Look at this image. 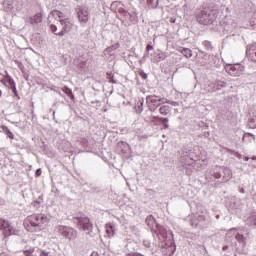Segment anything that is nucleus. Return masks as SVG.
<instances>
[{
	"instance_id": "obj_27",
	"label": "nucleus",
	"mask_w": 256,
	"mask_h": 256,
	"mask_svg": "<svg viewBox=\"0 0 256 256\" xmlns=\"http://www.w3.org/2000/svg\"><path fill=\"white\" fill-rule=\"evenodd\" d=\"M138 75H140L142 79H147V73H145L143 70H139Z\"/></svg>"
},
{
	"instance_id": "obj_35",
	"label": "nucleus",
	"mask_w": 256,
	"mask_h": 256,
	"mask_svg": "<svg viewBox=\"0 0 256 256\" xmlns=\"http://www.w3.org/2000/svg\"><path fill=\"white\" fill-rule=\"evenodd\" d=\"M3 95V92L0 90V97Z\"/></svg>"
},
{
	"instance_id": "obj_29",
	"label": "nucleus",
	"mask_w": 256,
	"mask_h": 256,
	"mask_svg": "<svg viewBox=\"0 0 256 256\" xmlns=\"http://www.w3.org/2000/svg\"><path fill=\"white\" fill-rule=\"evenodd\" d=\"M213 177H214L215 179H221V173L215 172V173L213 174Z\"/></svg>"
},
{
	"instance_id": "obj_4",
	"label": "nucleus",
	"mask_w": 256,
	"mask_h": 256,
	"mask_svg": "<svg viewBox=\"0 0 256 256\" xmlns=\"http://www.w3.org/2000/svg\"><path fill=\"white\" fill-rule=\"evenodd\" d=\"M74 220L76 221V225L80 231H84V233H87V235H90V237L93 236L91 234L93 233V223L89 217H74Z\"/></svg>"
},
{
	"instance_id": "obj_30",
	"label": "nucleus",
	"mask_w": 256,
	"mask_h": 256,
	"mask_svg": "<svg viewBox=\"0 0 256 256\" xmlns=\"http://www.w3.org/2000/svg\"><path fill=\"white\" fill-rule=\"evenodd\" d=\"M177 21V18L175 16L169 17V23H175Z\"/></svg>"
},
{
	"instance_id": "obj_6",
	"label": "nucleus",
	"mask_w": 256,
	"mask_h": 256,
	"mask_svg": "<svg viewBox=\"0 0 256 256\" xmlns=\"http://www.w3.org/2000/svg\"><path fill=\"white\" fill-rule=\"evenodd\" d=\"M58 231L63 237H65V239H69V241L77 239V235H79V232L76 229L68 226H59Z\"/></svg>"
},
{
	"instance_id": "obj_26",
	"label": "nucleus",
	"mask_w": 256,
	"mask_h": 256,
	"mask_svg": "<svg viewBox=\"0 0 256 256\" xmlns=\"http://www.w3.org/2000/svg\"><path fill=\"white\" fill-rule=\"evenodd\" d=\"M204 47H206V49H213V47L211 46V42L210 41H204L203 42Z\"/></svg>"
},
{
	"instance_id": "obj_8",
	"label": "nucleus",
	"mask_w": 256,
	"mask_h": 256,
	"mask_svg": "<svg viewBox=\"0 0 256 256\" xmlns=\"http://www.w3.org/2000/svg\"><path fill=\"white\" fill-rule=\"evenodd\" d=\"M77 17L79 23H87L89 21V11L83 7L77 8Z\"/></svg>"
},
{
	"instance_id": "obj_23",
	"label": "nucleus",
	"mask_w": 256,
	"mask_h": 256,
	"mask_svg": "<svg viewBox=\"0 0 256 256\" xmlns=\"http://www.w3.org/2000/svg\"><path fill=\"white\" fill-rule=\"evenodd\" d=\"M106 75L109 83H117V81H115V76L113 75V73L107 72Z\"/></svg>"
},
{
	"instance_id": "obj_17",
	"label": "nucleus",
	"mask_w": 256,
	"mask_h": 256,
	"mask_svg": "<svg viewBox=\"0 0 256 256\" xmlns=\"http://www.w3.org/2000/svg\"><path fill=\"white\" fill-rule=\"evenodd\" d=\"M180 53H182V55H184V57H186V59L193 57V51H191V49H189V48H182L180 50Z\"/></svg>"
},
{
	"instance_id": "obj_32",
	"label": "nucleus",
	"mask_w": 256,
	"mask_h": 256,
	"mask_svg": "<svg viewBox=\"0 0 256 256\" xmlns=\"http://www.w3.org/2000/svg\"><path fill=\"white\" fill-rule=\"evenodd\" d=\"M40 256H49V252L41 251Z\"/></svg>"
},
{
	"instance_id": "obj_38",
	"label": "nucleus",
	"mask_w": 256,
	"mask_h": 256,
	"mask_svg": "<svg viewBox=\"0 0 256 256\" xmlns=\"http://www.w3.org/2000/svg\"><path fill=\"white\" fill-rule=\"evenodd\" d=\"M140 111H143V108H140Z\"/></svg>"
},
{
	"instance_id": "obj_2",
	"label": "nucleus",
	"mask_w": 256,
	"mask_h": 256,
	"mask_svg": "<svg viewBox=\"0 0 256 256\" xmlns=\"http://www.w3.org/2000/svg\"><path fill=\"white\" fill-rule=\"evenodd\" d=\"M50 15L58 21V23H62V31H60L61 37L67 35L73 29V22L69 21V18L65 17V14L59 10H53Z\"/></svg>"
},
{
	"instance_id": "obj_10",
	"label": "nucleus",
	"mask_w": 256,
	"mask_h": 256,
	"mask_svg": "<svg viewBox=\"0 0 256 256\" xmlns=\"http://www.w3.org/2000/svg\"><path fill=\"white\" fill-rule=\"evenodd\" d=\"M42 21H43V13L41 12H38L28 18V23H30V25H39V23H41Z\"/></svg>"
},
{
	"instance_id": "obj_12",
	"label": "nucleus",
	"mask_w": 256,
	"mask_h": 256,
	"mask_svg": "<svg viewBox=\"0 0 256 256\" xmlns=\"http://www.w3.org/2000/svg\"><path fill=\"white\" fill-rule=\"evenodd\" d=\"M50 29L54 35L61 37V31H63L62 22H59L58 25H50Z\"/></svg>"
},
{
	"instance_id": "obj_31",
	"label": "nucleus",
	"mask_w": 256,
	"mask_h": 256,
	"mask_svg": "<svg viewBox=\"0 0 256 256\" xmlns=\"http://www.w3.org/2000/svg\"><path fill=\"white\" fill-rule=\"evenodd\" d=\"M36 177H41V168H38L35 173Z\"/></svg>"
},
{
	"instance_id": "obj_15",
	"label": "nucleus",
	"mask_w": 256,
	"mask_h": 256,
	"mask_svg": "<svg viewBox=\"0 0 256 256\" xmlns=\"http://www.w3.org/2000/svg\"><path fill=\"white\" fill-rule=\"evenodd\" d=\"M106 233L108 237H113V235H115V227L113 226V224H106Z\"/></svg>"
},
{
	"instance_id": "obj_20",
	"label": "nucleus",
	"mask_w": 256,
	"mask_h": 256,
	"mask_svg": "<svg viewBox=\"0 0 256 256\" xmlns=\"http://www.w3.org/2000/svg\"><path fill=\"white\" fill-rule=\"evenodd\" d=\"M155 119H158V121H161L162 125H164L165 129H169V119L167 118H161V117H155Z\"/></svg>"
},
{
	"instance_id": "obj_5",
	"label": "nucleus",
	"mask_w": 256,
	"mask_h": 256,
	"mask_svg": "<svg viewBox=\"0 0 256 256\" xmlns=\"http://www.w3.org/2000/svg\"><path fill=\"white\" fill-rule=\"evenodd\" d=\"M225 71L231 77H240V75H243V71H245V66L241 64H226Z\"/></svg>"
},
{
	"instance_id": "obj_11",
	"label": "nucleus",
	"mask_w": 256,
	"mask_h": 256,
	"mask_svg": "<svg viewBox=\"0 0 256 256\" xmlns=\"http://www.w3.org/2000/svg\"><path fill=\"white\" fill-rule=\"evenodd\" d=\"M0 229L4 231L5 235H11V227L9 226V222L0 219Z\"/></svg>"
},
{
	"instance_id": "obj_3",
	"label": "nucleus",
	"mask_w": 256,
	"mask_h": 256,
	"mask_svg": "<svg viewBox=\"0 0 256 256\" xmlns=\"http://www.w3.org/2000/svg\"><path fill=\"white\" fill-rule=\"evenodd\" d=\"M157 237L161 243L165 244V247H168L170 254L173 255L175 253V243L173 242V232H171V236L167 237V229L163 227L158 228Z\"/></svg>"
},
{
	"instance_id": "obj_24",
	"label": "nucleus",
	"mask_w": 256,
	"mask_h": 256,
	"mask_svg": "<svg viewBox=\"0 0 256 256\" xmlns=\"http://www.w3.org/2000/svg\"><path fill=\"white\" fill-rule=\"evenodd\" d=\"M249 126L252 128V129H256V116L252 119H250L249 121Z\"/></svg>"
},
{
	"instance_id": "obj_7",
	"label": "nucleus",
	"mask_w": 256,
	"mask_h": 256,
	"mask_svg": "<svg viewBox=\"0 0 256 256\" xmlns=\"http://www.w3.org/2000/svg\"><path fill=\"white\" fill-rule=\"evenodd\" d=\"M146 102L150 111H156L157 108L161 105V103H169V100H166L165 98L157 99V96H149L146 99Z\"/></svg>"
},
{
	"instance_id": "obj_18",
	"label": "nucleus",
	"mask_w": 256,
	"mask_h": 256,
	"mask_svg": "<svg viewBox=\"0 0 256 256\" xmlns=\"http://www.w3.org/2000/svg\"><path fill=\"white\" fill-rule=\"evenodd\" d=\"M159 113L161 115L167 116L168 113H171V107H169L168 105L161 106L159 108Z\"/></svg>"
},
{
	"instance_id": "obj_25",
	"label": "nucleus",
	"mask_w": 256,
	"mask_h": 256,
	"mask_svg": "<svg viewBox=\"0 0 256 256\" xmlns=\"http://www.w3.org/2000/svg\"><path fill=\"white\" fill-rule=\"evenodd\" d=\"M146 223H147L148 225H151V223H155V218H153V216H148V217L146 218Z\"/></svg>"
},
{
	"instance_id": "obj_14",
	"label": "nucleus",
	"mask_w": 256,
	"mask_h": 256,
	"mask_svg": "<svg viewBox=\"0 0 256 256\" xmlns=\"http://www.w3.org/2000/svg\"><path fill=\"white\" fill-rule=\"evenodd\" d=\"M61 91H63V93H65V95H67V97H70L73 101V99H75V95H73V90H71V88L64 86L61 88Z\"/></svg>"
},
{
	"instance_id": "obj_37",
	"label": "nucleus",
	"mask_w": 256,
	"mask_h": 256,
	"mask_svg": "<svg viewBox=\"0 0 256 256\" xmlns=\"http://www.w3.org/2000/svg\"><path fill=\"white\" fill-rule=\"evenodd\" d=\"M236 230V228H232V229H230V231H235Z\"/></svg>"
},
{
	"instance_id": "obj_9",
	"label": "nucleus",
	"mask_w": 256,
	"mask_h": 256,
	"mask_svg": "<svg viewBox=\"0 0 256 256\" xmlns=\"http://www.w3.org/2000/svg\"><path fill=\"white\" fill-rule=\"evenodd\" d=\"M196 19L201 25H209V23H211V17L203 10L198 12Z\"/></svg>"
},
{
	"instance_id": "obj_28",
	"label": "nucleus",
	"mask_w": 256,
	"mask_h": 256,
	"mask_svg": "<svg viewBox=\"0 0 256 256\" xmlns=\"http://www.w3.org/2000/svg\"><path fill=\"white\" fill-rule=\"evenodd\" d=\"M235 239H236L237 241H243L244 237H243L242 234H239V233H238V234H236Z\"/></svg>"
},
{
	"instance_id": "obj_21",
	"label": "nucleus",
	"mask_w": 256,
	"mask_h": 256,
	"mask_svg": "<svg viewBox=\"0 0 256 256\" xmlns=\"http://www.w3.org/2000/svg\"><path fill=\"white\" fill-rule=\"evenodd\" d=\"M147 5L152 9H155L159 5V0H147Z\"/></svg>"
},
{
	"instance_id": "obj_34",
	"label": "nucleus",
	"mask_w": 256,
	"mask_h": 256,
	"mask_svg": "<svg viewBox=\"0 0 256 256\" xmlns=\"http://www.w3.org/2000/svg\"><path fill=\"white\" fill-rule=\"evenodd\" d=\"M91 256H99V254L97 252H93Z\"/></svg>"
},
{
	"instance_id": "obj_16",
	"label": "nucleus",
	"mask_w": 256,
	"mask_h": 256,
	"mask_svg": "<svg viewBox=\"0 0 256 256\" xmlns=\"http://www.w3.org/2000/svg\"><path fill=\"white\" fill-rule=\"evenodd\" d=\"M7 83L12 87V91L14 95L17 97V99H20L19 94H17V88L15 87V82L11 78H7Z\"/></svg>"
},
{
	"instance_id": "obj_36",
	"label": "nucleus",
	"mask_w": 256,
	"mask_h": 256,
	"mask_svg": "<svg viewBox=\"0 0 256 256\" xmlns=\"http://www.w3.org/2000/svg\"><path fill=\"white\" fill-rule=\"evenodd\" d=\"M254 225H256V217L254 218Z\"/></svg>"
},
{
	"instance_id": "obj_22",
	"label": "nucleus",
	"mask_w": 256,
	"mask_h": 256,
	"mask_svg": "<svg viewBox=\"0 0 256 256\" xmlns=\"http://www.w3.org/2000/svg\"><path fill=\"white\" fill-rule=\"evenodd\" d=\"M34 253H35V248H30L29 250H24L23 251V254L25 256H37Z\"/></svg>"
},
{
	"instance_id": "obj_13",
	"label": "nucleus",
	"mask_w": 256,
	"mask_h": 256,
	"mask_svg": "<svg viewBox=\"0 0 256 256\" xmlns=\"http://www.w3.org/2000/svg\"><path fill=\"white\" fill-rule=\"evenodd\" d=\"M165 57V53L158 52L153 56L152 61L153 63H161V61H165Z\"/></svg>"
},
{
	"instance_id": "obj_33",
	"label": "nucleus",
	"mask_w": 256,
	"mask_h": 256,
	"mask_svg": "<svg viewBox=\"0 0 256 256\" xmlns=\"http://www.w3.org/2000/svg\"><path fill=\"white\" fill-rule=\"evenodd\" d=\"M151 49H153V45L148 44V45L146 46V50H147V51H151Z\"/></svg>"
},
{
	"instance_id": "obj_19",
	"label": "nucleus",
	"mask_w": 256,
	"mask_h": 256,
	"mask_svg": "<svg viewBox=\"0 0 256 256\" xmlns=\"http://www.w3.org/2000/svg\"><path fill=\"white\" fill-rule=\"evenodd\" d=\"M2 131L9 137V139H15V135H13V132L9 130V127L7 126H1Z\"/></svg>"
},
{
	"instance_id": "obj_1",
	"label": "nucleus",
	"mask_w": 256,
	"mask_h": 256,
	"mask_svg": "<svg viewBox=\"0 0 256 256\" xmlns=\"http://www.w3.org/2000/svg\"><path fill=\"white\" fill-rule=\"evenodd\" d=\"M49 223V218L45 214H32L25 218L24 227L33 233L34 231H43V225Z\"/></svg>"
}]
</instances>
